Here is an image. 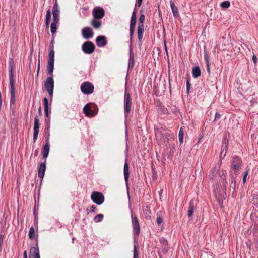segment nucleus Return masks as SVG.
Wrapping results in <instances>:
<instances>
[{
    "instance_id": "1",
    "label": "nucleus",
    "mask_w": 258,
    "mask_h": 258,
    "mask_svg": "<svg viewBox=\"0 0 258 258\" xmlns=\"http://www.w3.org/2000/svg\"><path fill=\"white\" fill-rule=\"evenodd\" d=\"M9 79H10V91L11 94L10 104H14L15 103V88L14 86V80L13 70L14 68V62L12 59H10L9 62Z\"/></svg>"
},
{
    "instance_id": "2",
    "label": "nucleus",
    "mask_w": 258,
    "mask_h": 258,
    "mask_svg": "<svg viewBox=\"0 0 258 258\" xmlns=\"http://www.w3.org/2000/svg\"><path fill=\"white\" fill-rule=\"evenodd\" d=\"M155 135L156 138L159 140L161 142L169 143L174 140V135L173 134L169 133H162L159 129L155 130Z\"/></svg>"
},
{
    "instance_id": "3",
    "label": "nucleus",
    "mask_w": 258,
    "mask_h": 258,
    "mask_svg": "<svg viewBox=\"0 0 258 258\" xmlns=\"http://www.w3.org/2000/svg\"><path fill=\"white\" fill-rule=\"evenodd\" d=\"M48 57L49 59L48 61V65L47 67V71L48 75L50 76H52L54 62V51L53 50V45L52 44L50 45L49 47Z\"/></svg>"
},
{
    "instance_id": "4",
    "label": "nucleus",
    "mask_w": 258,
    "mask_h": 258,
    "mask_svg": "<svg viewBox=\"0 0 258 258\" xmlns=\"http://www.w3.org/2000/svg\"><path fill=\"white\" fill-rule=\"evenodd\" d=\"M132 105V98L130 94L125 90L124 97V109L125 116H127L131 112Z\"/></svg>"
},
{
    "instance_id": "5",
    "label": "nucleus",
    "mask_w": 258,
    "mask_h": 258,
    "mask_svg": "<svg viewBox=\"0 0 258 258\" xmlns=\"http://www.w3.org/2000/svg\"><path fill=\"white\" fill-rule=\"evenodd\" d=\"M45 88L49 93L50 98L52 99L53 89H54V81L53 79V75L48 77L45 82L44 84Z\"/></svg>"
},
{
    "instance_id": "6",
    "label": "nucleus",
    "mask_w": 258,
    "mask_h": 258,
    "mask_svg": "<svg viewBox=\"0 0 258 258\" xmlns=\"http://www.w3.org/2000/svg\"><path fill=\"white\" fill-rule=\"evenodd\" d=\"M80 89L84 94H90L93 92L94 87L91 82L87 81L82 83Z\"/></svg>"
},
{
    "instance_id": "7",
    "label": "nucleus",
    "mask_w": 258,
    "mask_h": 258,
    "mask_svg": "<svg viewBox=\"0 0 258 258\" xmlns=\"http://www.w3.org/2000/svg\"><path fill=\"white\" fill-rule=\"evenodd\" d=\"M95 47L91 41H86L82 45V51L87 54H92L95 51Z\"/></svg>"
},
{
    "instance_id": "8",
    "label": "nucleus",
    "mask_w": 258,
    "mask_h": 258,
    "mask_svg": "<svg viewBox=\"0 0 258 258\" xmlns=\"http://www.w3.org/2000/svg\"><path fill=\"white\" fill-rule=\"evenodd\" d=\"M91 198L95 203L98 205H101L104 201V195L102 193L97 191L93 192Z\"/></svg>"
},
{
    "instance_id": "9",
    "label": "nucleus",
    "mask_w": 258,
    "mask_h": 258,
    "mask_svg": "<svg viewBox=\"0 0 258 258\" xmlns=\"http://www.w3.org/2000/svg\"><path fill=\"white\" fill-rule=\"evenodd\" d=\"M232 169L234 171H237L241 169L242 161L241 159L236 156H234L232 159Z\"/></svg>"
},
{
    "instance_id": "10",
    "label": "nucleus",
    "mask_w": 258,
    "mask_h": 258,
    "mask_svg": "<svg viewBox=\"0 0 258 258\" xmlns=\"http://www.w3.org/2000/svg\"><path fill=\"white\" fill-rule=\"evenodd\" d=\"M92 15L94 18L101 19L104 16L105 11L103 8L96 7L93 10Z\"/></svg>"
},
{
    "instance_id": "11",
    "label": "nucleus",
    "mask_w": 258,
    "mask_h": 258,
    "mask_svg": "<svg viewBox=\"0 0 258 258\" xmlns=\"http://www.w3.org/2000/svg\"><path fill=\"white\" fill-rule=\"evenodd\" d=\"M53 22L57 23L59 20V10L58 9V5L57 0L53 6L52 8Z\"/></svg>"
},
{
    "instance_id": "12",
    "label": "nucleus",
    "mask_w": 258,
    "mask_h": 258,
    "mask_svg": "<svg viewBox=\"0 0 258 258\" xmlns=\"http://www.w3.org/2000/svg\"><path fill=\"white\" fill-rule=\"evenodd\" d=\"M132 223L133 227V232L136 236H139L140 233L139 223L136 216L132 214Z\"/></svg>"
},
{
    "instance_id": "13",
    "label": "nucleus",
    "mask_w": 258,
    "mask_h": 258,
    "mask_svg": "<svg viewBox=\"0 0 258 258\" xmlns=\"http://www.w3.org/2000/svg\"><path fill=\"white\" fill-rule=\"evenodd\" d=\"M40 122L38 116H36L34 119V133H33V142L35 143L38 138L39 132Z\"/></svg>"
},
{
    "instance_id": "14",
    "label": "nucleus",
    "mask_w": 258,
    "mask_h": 258,
    "mask_svg": "<svg viewBox=\"0 0 258 258\" xmlns=\"http://www.w3.org/2000/svg\"><path fill=\"white\" fill-rule=\"evenodd\" d=\"M82 34L85 39H89L93 36V32L89 27H84L82 30Z\"/></svg>"
},
{
    "instance_id": "15",
    "label": "nucleus",
    "mask_w": 258,
    "mask_h": 258,
    "mask_svg": "<svg viewBox=\"0 0 258 258\" xmlns=\"http://www.w3.org/2000/svg\"><path fill=\"white\" fill-rule=\"evenodd\" d=\"M49 150H50V144H49V137H48V138L45 140V144L44 146V147L43 148L42 152V155H43V157L44 158L46 159L48 157L49 152Z\"/></svg>"
},
{
    "instance_id": "16",
    "label": "nucleus",
    "mask_w": 258,
    "mask_h": 258,
    "mask_svg": "<svg viewBox=\"0 0 258 258\" xmlns=\"http://www.w3.org/2000/svg\"><path fill=\"white\" fill-rule=\"evenodd\" d=\"M96 43L99 47H104L107 43L106 38L104 36H99L96 38Z\"/></svg>"
},
{
    "instance_id": "17",
    "label": "nucleus",
    "mask_w": 258,
    "mask_h": 258,
    "mask_svg": "<svg viewBox=\"0 0 258 258\" xmlns=\"http://www.w3.org/2000/svg\"><path fill=\"white\" fill-rule=\"evenodd\" d=\"M29 258H40L38 247H31L30 250Z\"/></svg>"
},
{
    "instance_id": "18",
    "label": "nucleus",
    "mask_w": 258,
    "mask_h": 258,
    "mask_svg": "<svg viewBox=\"0 0 258 258\" xmlns=\"http://www.w3.org/2000/svg\"><path fill=\"white\" fill-rule=\"evenodd\" d=\"M84 114L87 116H93L95 115V113L93 110L91 109L89 104H86L83 108Z\"/></svg>"
},
{
    "instance_id": "19",
    "label": "nucleus",
    "mask_w": 258,
    "mask_h": 258,
    "mask_svg": "<svg viewBox=\"0 0 258 258\" xmlns=\"http://www.w3.org/2000/svg\"><path fill=\"white\" fill-rule=\"evenodd\" d=\"M144 31V24H138V38L139 41L142 43V40L143 37V32Z\"/></svg>"
},
{
    "instance_id": "20",
    "label": "nucleus",
    "mask_w": 258,
    "mask_h": 258,
    "mask_svg": "<svg viewBox=\"0 0 258 258\" xmlns=\"http://www.w3.org/2000/svg\"><path fill=\"white\" fill-rule=\"evenodd\" d=\"M46 170V164L45 163H41L38 170V176L39 177L42 178L45 174Z\"/></svg>"
},
{
    "instance_id": "21",
    "label": "nucleus",
    "mask_w": 258,
    "mask_h": 258,
    "mask_svg": "<svg viewBox=\"0 0 258 258\" xmlns=\"http://www.w3.org/2000/svg\"><path fill=\"white\" fill-rule=\"evenodd\" d=\"M129 167L127 162L126 161L124 165V180L126 185L128 183V179H129Z\"/></svg>"
},
{
    "instance_id": "22",
    "label": "nucleus",
    "mask_w": 258,
    "mask_h": 258,
    "mask_svg": "<svg viewBox=\"0 0 258 258\" xmlns=\"http://www.w3.org/2000/svg\"><path fill=\"white\" fill-rule=\"evenodd\" d=\"M97 19L94 18L91 22V25L96 29H99L102 25V22Z\"/></svg>"
},
{
    "instance_id": "23",
    "label": "nucleus",
    "mask_w": 258,
    "mask_h": 258,
    "mask_svg": "<svg viewBox=\"0 0 258 258\" xmlns=\"http://www.w3.org/2000/svg\"><path fill=\"white\" fill-rule=\"evenodd\" d=\"M192 76L195 78H197L201 76V71L199 66H195L192 68Z\"/></svg>"
},
{
    "instance_id": "24",
    "label": "nucleus",
    "mask_w": 258,
    "mask_h": 258,
    "mask_svg": "<svg viewBox=\"0 0 258 258\" xmlns=\"http://www.w3.org/2000/svg\"><path fill=\"white\" fill-rule=\"evenodd\" d=\"M170 4L174 17H177L178 16V8L176 6H175L174 2L171 0L170 1Z\"/></svg>"
},
{
    "instance_id": "25",
    "label": "nucleus",
    "mask_w": 258,
    "mask_h": 258,
    "mask_svg": "<svg viewBox=\"0 0 258 258\" xmlns=\"http://www.w3.org/2000/svg\"><path fill=\"white\" fill-rule=\"evenodd\" d=\"M44 111L45 116L47 117H49V107H48V100L47 98L45 97L43 99Z\"/></svg>"
},
{
    "instance_id": "26",
    "label": "nucleus",
    "mask_w": 258,
    "mask_h": 258,
    "mask_svg": "<svg viewBox=\"0 0 258 258\" xmlns=\"http://www.w3.org/2000/svg\"><path fill=\"white\" fill-rule=\"evenodd\" d=\"M222 142L223 143L221 146V150L224 151L225 154H226L228 150V140L226 138H224L223 139Z\"/></svg>"
},
{
    "instance_id": "27",
    "label": "nucleus",
    "mask_w": 258,
    "mask_h": 258,
    "mask_svg": "<svg viewBox=\"0 0 258 258\" xmlns=\"http://www.w3.org/2000/svg\"><path fill=\"white\" fill-rule=\"evenodd\" d=\"M194 212V200L192 199L189 202V209L187 215L188 217H190L193 215Z\"/></svg>"
},
{
    "instance_id": "28",
    "label": "nucleus",
    "mask_w": 258,
    "mask_h": 258,
    "mask_svg": "<svg viewBox=\"0 0 258 258\" xmlns=\"http://www.w3.org/2000/svg\"><path fill=\"white\" fill-rule=\"evenodd\" d=\"M135 64V59H134V55L133 52L131 50H130V59L128 62V67L133 68Z\"/></svg>"
},
{
    "instance_id": "29",
    "label": "nucleus",
    "mask_w": 258,
    "mask_h": 258,
    "mask_svg": "<svg viewBox=\"0 0 258 258\" xmlns=\"http://www.w3.org/2000/svg\"><path fill=\"white\" fill-rule=\"evenodd\" d=\"M230 187L231 188L233 189V191H234V190H235L236 187V180L233 177L231 178V179L230 181Z\"/></svg>"
},
{
    "instance_id": "30",
    "label": "nucleus",
    "mask_w": 258,
    "mask_h": 258,
    "mask_svg": "<svg viewBox=\"0 0 258 258\" xmlns=\"http://www.w3.org/2000/svg\"><path fill=\"white\" fill-rule=\"evenodd\" d=\"M34 234H35V230L33 227H31L29 231V237L30 239H34Z\"/></svg>"
},
{
    "instance_id": "31",
    "label": "nucleus",
    "mask_w": 258,
    "mask_h": 258,
    "mask_svg": "<svg viewBox=\"0 0 258 258\" xmlns=\"http://www.w3.org/2000/svg\"><path fill=\"white\" fill-rule=\"evenodd\" d=\"M178 136H179V142L180 143H182L183 141V137H184V131H183L182 127H181L180 128Z\"/></svg>"
},
{
    "instance_id": "32",
    "label": "nucleus",
    "mask_w": 258,
    "mask_h": 258,
    "mask_svg": "<svg viewBox=\"0 0 258 258\" xmlns=\"http://www.w3.org/2000/svg\"><path fill=\"white\" fill-rule=\"evenodd\" d=\"M230 6V2L229 1H224L220 4V6L224 9H227L229 8Z\"/></svg>"
},
{
    "instance_id": "33",
    "label": "nucleus",
    "mask_w": 258,
    "mask_h": 258,
    "mask_svg": "<svg viewBox=\"0 0 258 258\" xmlns=\"http://www.w3.org/2000/svg\"><path fill=\"white\" fill-rule=\"evenodd\" d=\"M104 217V215L101 214H97L94 218V221L96 222H99L101 221Z\"/></svg>"
},
{
    "instance_id": "34",
    "label": "nucleus",
    "mask_w": 258,
    "mask_h": 258,
    "mask_svg": "<svg viewBox=\"0 0 258 258\" xmlns=\"http://www.w3.org/2000/svg\"><path fill=\"white\" fill-rule=\"evenodd\" d=\"M50 30L52 33L54 34L56 32V23H52L50 26Z\"/></svg>"
},
{
    "instance_id": "35",
    "label": "nucleus",
    "mask_w": 258,
    "mask_h": 258,
    "mask_svg": "<svg viewBox=\"0 0 258 258\" xmlns=\"http://www.w3.org/2000/svg\"><path fill=\"white\" fill-rule=\"evenodd\" d=\"M134 258H139V253L136 245L134 247Z\"/></svg>"
},
{
    "instance_id": "36",
    "label": "nucleus",
    "mask_w": 258,
    "mask_h": 258,
    "mask_svg": "<svg viewBox=\"0 0 258 258\" xmlns=\"http://www.w3.org/2000/svg\"><path fill=\"white\" fill-rule=\"evenodd\" d=\"M51 17V12L50 10H48L46 12L45 21H50Z\"/></svg>"
},
{
    "instance_id": "37",
    "label": "nucleus",
    "mask_w": 258,
    "mask_h": 258,
    "mask_svg": "<svg viewBox=\"0 0 258 258\" xmlns=\"http://www.w3.org/2000/svg\"><path fill=\"white\" fill-rule=\"evenodd\" d=\"M145 17L144 14H141L139 18V24H144V22L145 21Z\"/></svg>"
},
{
    "instance_id": "38",
    "label": "nucleus",
    "mask_w": 258,
    "mask_h": 258,
    "mask_svg": "<svg viewBox=\"0 0 258 258\" xmlns=\"http://www.w3.org/2000/svg\"><path fill=\"white\" fill-rule=\"evenodd\" d=\"M135 28L134 27H131L130 26V38H131V40H132V38H133V34H134V31H135Z\"/></svg>"
},
{
    "instance_id": "39",
    "label": "nucleus",
    "mask_w": 258,
    "mask_h": 258,
    "mask_svg": "<svg viewBox=\"0 0 258 258\" xmlns=\"http://www.w3.org/2000/svg\"><path fill=\"white\" fill-rule=\"evenodd\" d=\"M248 172L247 171H245L244 173V175L242 179L243 183L244 184L246 181V178L247 177Z\"/></svg>"
},
{
    "instance_id": "40",
    "label": "nucleus",
    "mask_w": 258,
    "mask_h": 258,
    "mask_svg": "<svg viewBox=\"0 0 258 258\" xmlns=\"http://www.w3.org/2000/svg\"><path fill=\"white\" fill-rule=\"evenodd\" d=\"M156 221L157 224L159 225L163 222V218L160 216H158L157 218Z\"/></svg>"
},
{
    "instance_id": "41",
    "label": "nucleus",
    "mask_w": 258,
    "mask_h": 258,
    "mask_svg": "<svg viewBox=\"0 0 258 258\" xmlns=\"http://www.w3.org/2000/svg\"><path fill=\"white\" fill-rule=\"evenodd\" d=\"M191 84L190 83L188 79L186 80V90L187 92L188 93L189 92Z\"/></svg>"
},
{
    "instance_id": "42",
    "label": "nucleus",
    "mask_w": 258,
    "mask_h": 258,
    "mask_svg": "<svg viewBox=\"0 0 258 258\" xmlns=\"http://www.w3.org/2000/svg\"><path fill=\"white\" fill-rule=\"evenodd\" d=\"M143 0H136V3L135 4L136 7H139L142 5Z\"/></svg>"
},
{
    "instance_id": "43",
    "label": "nucleus",
    "mask_w": 258,
    "mask_h": 258,
    "mask_svg": "<svg viewBox=\"0 0 258 258\" xmlns=\"http://www.w3.org/2000/svg\"><path fill=\"white\" fill-rule=\"evenodd\" d=\"M137 17H136V12L135 11V10L133 11L132 14V17L131 20H136Z\"/></svg>"
},
{
    "instance_id": "44",
    "label": "nucleus",
    "mask_w": 258,
    "mask_h": 258,
    "mask_svg": "<svg viewBox=\"0 0 258 258\" xmlns=\"http://www.w3.org/2000/svg\"><path fill=\"white\" fill-rule=\"evenodd\" d=\"M136 20H131L130 26L135 27Z\"/></svg>"
},
{
    "instance_id": "45",
    "label": "nucleus",
    "mask_w": 258,
    "mask_h": 258,
    "mask_svg": "<svg viewBox=\"0 0 258 258\" xmlns=\"http://www.w3.org/2000/svg\"><path fill=\"white\" fill-rule=\"evenodd\" d=\"M96 209V207L95 205H92L90 207V212H94Z\"/></svg>"
},
{
    "instance_id": "46",
    "label": "nucleus",
    "mask_w": 258,
    "mask_h": 258,
    "mask_svg": "<svg viewBox=\"0 0 258 258\" xmlns=\"http://www.w3.org/2000/svg\"><path fill=\"white\" fill-rule=\"evenodd\" d=\"M220 116H221L220 114L218 112H216L215 115L214 121H216V120H217L219 118H220Z\"/></svg>"
},
{
    "instance_id": "47",
    "label": "nucleus",
    "mask_w": 258,
    "mask_h": 258,
    "mask_svg": "<svg viewBox=\"0 0 258 258\" xmlns=\"http://www.w3.org/2000/svg\"><path fill=\"white\" fill-rule=\"evenodd\" d=\"M204 59L206 62V64L209 63V57L207 54H206L204 55Z\"/></svg>"
},
{
    "instance_id": "48",
    "label": "nucleus",
    "mask_w": 258,
    "mask_h": 258,
    "mask_svg": "<svg viewBox=\"0 0 258 258\" xmlns=\"http://www.w3.org/2000/svg\"><path fill=\"white\" fill-rule=\"evenodd\" d=\"M252 60H253L254 63L255 64L257 62V57H256V55H253L252 56Z\"/></svg>"
},
{
    "instance_id": "49",
    "label": "nucleus",
    "mask_w": 258,
    "mask_h": 258,
    "mask_svg": "<svg viewBox=\"0 0 258 258\" xmlns=\"http://www.w3.org/2000/svg\"><path fill=\"white\" fill-rule=\"evenodd\" d=\"M38 113L40 117L42 115V112H41V106H39L38 110Z\"/></svg>"
},
{
    "instance_id": "50",
    "label": "nucleus",
    "mask_w": 258,
    "mask_h": 258,
    "mask_svg": "<svg viewBox=\"0 0 258 258\" xmlns=\"http://www.w3.org/2000/svg\"><path fill=\"white\" fill-rule=\"evenodd\" d=\"M226 154H224V151L222 150H221V153H220V157L221 158L223 156V157H224L225 156Z\"/></svg>"
},
{
    "instance_id": "51",
    "label": "nucleus",
    "mask_w": 258,
    "mask_h": 258,
    "mask_svg": "<svg viewBox=\"0 0 258 258\" xmlns=\"http://www.w3.org/2000/svg\"><path fill=\"white\" fill-rule=\"evenodd\" d=\"M38 153H39V149H36L35 151V152H34V156L35 157L37 156L38 155Z\"/></svg>"
},
{
    "instance_id": "52",
    "label": "nucleus",
    "mask_w": 258,
    "mask_h": 258,
    "mask_svg": "<svg viewBox=\"0 0 258 258\" xmlns=\"http://www.w3.org/2000/svg\"><path fill=\"white\" fill-rule=\"evenodd\" d=\"M3 239L2 236H0V246H2L3 245Z\"/></svg>"
},
{
    "instance_id": "53",
    "label": "nucleus",
    "mask_w": 258,
    "mask_h": 258,
    "mask_svg": "<svg viewBox=\"0 0 258 258\" xmlns=\"http://www.w3.org/2000/svg\"><path fill=\"white\" fill-rule=\"evenodd\" d=\"M206 66H207V71L208 72H210V64L208 63V64H206Z\"/></svg>"
},
{
    "instance_id": "54",
    "label": "nucleus",
    "mask_w": 258,
    "mask_h": 258,
    "mask_svg": "<svg viewBox=\"0 0 258 258\" xmlns=\"http://www.w3.org/2000/svg\"><path fill=\"white\" fill-rule=\"evenodd\" d=\"M24 258H28V256H27V251H25L24 252Z\"/></svg>"
},
{
    "instance_id": "55",
    "label": "nucleus",
    "mask_w": 258,
    "mask_h": 258,
    "mask_svg": "<svg viewBox=\"0 0 258 258\" xmlns=\"http://www.w3.org/2000/svg\"><path fill=\"white\" fill-rule=\"evenodd\" d=\"M49 23H50V21H45L46 26L47 27H49Z\"/></svg>"
},
{
    "instance_id": "56",
    "label": "nucleus",
    "mask_w": 258,
    "mask_h": 258,
    "mask_svg": "<svg viewBox=\"0 0 258 258\" xmlns=\"http://www.w3.org/2000/svg\"><path fill=\"white\" fill-rule=\"evenodd\" d=\"M39 70H40V64H38V68H37V75L39 73Z\"/></svg>"
},
{
    "instance_id": "57",
    "label": "nucleus",
    "mask_w": 258,
    "mask_h": 258,
    "mask_svg": "<svg viewBox=\"0 0 258 258\" xmlns=\"http://www.w3.org/2000/svg\"><path fill=\"white\" fill-rule=\"evenodd\" d=\"M215 196L217 199H218L219 200H220V198L219 197L217 193H215Z\"/></svg>"
},
{
    "instance_id": "58",
    "label": "nucleus",
    "mask_w": 258,
    "mask_h": 258,
    "mask_svg": "<svg viewBox=\"0 0 258 258\" xmlns=\"http://www.w3.org/2000/svg\"><path fill=\"white\" fill-rule=\"evenodd\" d=\"M203 138V136L201 137L199 139V141H198V143H200V142L201 141L202 139Z\"/></svg>"
},
{
    "instance_id": "59",
    "label": "nucleus",
    "mask_w": 258,
    "mask_h": 258,
    "mask_svg": "<svg viewBox=\"0 0 258 258\" xmlns=\"http://www.w3.org/2000/svg\"><path fill=\"white\" fill-rule=\"evenodd\" d=\"M212 174H214V173L216 174L217 173V170H215V171L212 170Z\"/></svg>"
},
{
    "instance_id": "60",
    "label": "nucleus",
    "mask_w": 258,
    "mask_h": 258,
    "mask_svg": "<svg viewBox=\"0 0 258 258\" xmlns=\"http://www.w3.org/2000/svg\"><path fill=\"white\" fill-rule=\"evenodd\" d=\"M223 198L224 199H225V197H226V194L224 192L222 196Z\"/></svg>"
},
{
    "instance_id": "61",
    "label": "nucleus",
    "mask_w": 258,
    "mask_h": 258,
    "mask_svg": "<svg viewBox=\"0 0 258 258\" xmlns=\"http://www.w3.org/2000/svg\"><path fill=\"white\" fill-rule=\"evenodd\" d=\"M165 48L166 52V53H167V48H166V45H165Z\"/></svg>"
},
{
    "instance_id": "62",
    "label": "nucleus",
    "mask_w": 258,
    "mask_h": 258,
    "mask_svg": "<svg viewBox=\"0 0 258 258\" xmlns=\"http://www.w3.org/2000/svg\"><path fill=\"white\" fill-rule=\"evenodd\" d=\"M223 175H225V174H226V172L224 171H223Z\"/></svg>"
}]
</instances>
